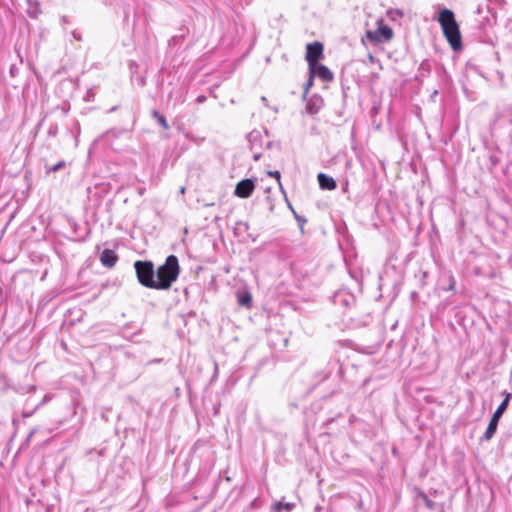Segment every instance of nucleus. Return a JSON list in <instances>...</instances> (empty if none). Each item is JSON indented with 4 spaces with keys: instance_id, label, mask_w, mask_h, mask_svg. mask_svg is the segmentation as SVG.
<instances>
[{
    "instance_id": "nucleus-1",
    "label": "nucleus",
    "mask_w": 512,
    "mask_h": 512,
    "mask_svg": "<svg viewBox=\"0 0 512 512\" xmlns=\"http://www.w3.org/2000/svg\"><path fill=\"white\" fill-rule=\"evenodd\" d=\"M434 8L437 11V16L434 19L439 23L447 42L454 51H461L463 48L462 35L455 13L440 4Z\"/></svg>"
},
{
    "instance_id": "nucleus-2",
    "label": "nucleus",
    "mask_w": 512,
    "mask_h": 512,
    "mask_svg": "<svg viewBox=\"0 0 512 512\" xmlns=\"http://www.w3.org/2000/svg\"><path fill=\"white\" fill-rule=\"evenodd\" d=\"M180 274V265L177 256L169 255L165 262L156 270V281L158 290H168L178 279Z\"/></svg>"
},
{
    "instance_id": "nucleus-3",
    "label": "nucleus",
    "mask_w": 512,
    "mask_h": 512,
    "mask_svg": "<svg viewBox=\"0 0 512 512\" xmlns=\"http://www.w3.org/2000/svg\"><path fill=\"white\" fill-rule=\"evenodd\" d=\"M134 268L138 282L142 286L158 290L156 270L152 261L137 260L134 262Z\"/></svg>"
},
{
    "instance_id": "nucleus-4",
    "label": "nucleus",
    "mask_w": 512,
    "mask_h": 512,
    "mask_svg": "<svg viewBox=\"0 0 512 512\" xmlns=\"http://www.w3.org/2000/svg\"><path fill=\"white\" fill-rule=\"evenodd\" d=\"M511 399H512V393L505 392L504 399L502 400V402L499 404L497 409L492 414L490 421L488 423V426H487L484 434L480 438L481 442H485V441L488 442L494 437V435L497 431L500 419L503 416V414L505 413V411L507 410Z\"/></svg>"
},
{
    "instance_id": "nucleus-5",
    "label": "nucleus",
    "mask_w": 512,
    "mask_h": 512,
    "mask_svg": "<svg viewBox=\"0 0 512 512\" xmlns=\"http://www.w3.org/2000/svg\"><path fill=\"white\" fill-rule=\"evenodd\" d=\"M365 35L371 43L377 44L391 40L393 37V30L390 26L379 21L377 29L367 30Z\"/></svg>"
},
{
    "instance_id": "nucleus-6",
    "label": "nucleus",
    "mask_w": 512,
    "mask_h": 512,
    "mask_svg": "<svg viewBox=\"0 0 512 512\" xmlns=\"http://www.w3.org/2000/svg\"><path fill=\"white\" fill-rule=\"evenodd\" d=\"M333 303L347 310L355 305L356 297L346 288H341L334 293Z\"/></svg>"
},
{
    "instance_id": "nucleus-7",
    "label": "nucleus",
    "mask_w": 512,
    "mask_h": 512,
    "mask_svg": "<svg viewBox=\"0 0 512 512\" xmlns=\"http://www.w3.org/2000/svg\"><path fill=\"white\" fill-rule=\"evenodd\" d=\"M342 374V364L338 359H332L328 362L326 369L319 373V376L321 377L319 381H324L329 378L339 380L342 378Z\"/></svg>"
},
{
    "instance_id": "nucleus-8",
    "label": "nucleus",
    "mask_w": 512,
    "mask_h": 512,
    "mask_svg": "<svg viewBox=\"0 0 512 512\" xmlns=\"http://www.w3.org/2000/svg\"><path fill=\"white\" fill-rule=\"evenodd\" d=\"M324 45L319 41L308 43L306 46L305 60L308 65L318 63L323 58Z\"/></svg>"
},
{
    "instance_id": "nucleus-9",
    "label": "nucleus",
    "mask_w": 512,
    "mask_h": 512,
    "mask_svg": "<svg viewBox=\"0 0 512 512\" xmlns=\"http://www.w3.org/2000/svg\"><path fill=\"white\" fill-rule=\"evenodd\" d=\"M256 188V181L252 178H245L240 180L235 187L234 195L246 199L252 195Z\"/></svg>"
},
{
    "instance_id": "nucleus-10",
    "label": "nucleus",
    "mask_w": 512,
    "mask_h": 512,
    "mask_svg": "<svg viewBox=\"0 0 512 512\" xmlns=\"http://www.w3.org/2000/svg\"><path fill=\"white\" fill-rule=\"evenodd\" d=\"M309 74L312 75V77H317L323 82H330L333 80V73L332 71L324 64H321L320 62L314 63L311 65H308Z\"/></svg>"
},
{
    "instance_id": "nucleus-11",
    "label": "nucleus",
    "mask_w": 512,
    "mask_h": 512,
    "mask_svg": "<svg viewBox=\"0 0 512 512\" xmlns=\"http://www.w3.org/2000/svg\"><path fill=\"white\" fill-rule=\"evenodd\" d=\"M304 100L306 101L305 112L310 116L316 115L324 106V100L318 93L307 96Z\"/></svg>"
},
{
    "instance_id": "nucleus-12",
    "label": "nucleus",
    "mask_w": 512,
    "mask_h": 512,
    "mask_svg": "<svg viewBox=\"0 0 512 512\" xmlns=\"http://www.w3.org/2000/svg\"><path fill=\"white\" fill-rule=\"evenodd\" d=\"M129 133V130L126 128L114 127L107 130L100 136V140L104 141L108 145L112 146L114 139H118L121 136Z\"/></svg>"
},
{
    "instance_id": "nucleus-13",
    "label": "nucleus",
    "mask_w": 512,
    "mask_h": 512,
    "mask_svg": "<svg viewBox=\"0 0 512 512\" xmlns=\"http://www.w3.org/2000/svg\"><path fill=\"white\" fill-rule=\"evenodd\" d=\"M99 259H100L101 264L104 267L112 268V267L115 266V264L118 261V255H117V253L114 250L109 249V248H105L100 253Z\"/></svg>"
},
{
    "instance_id": "nucleus-14",
    "label": "nucleus",
    "mask_w": 512,
    "mask_h": 512,
    "mask_svg": "<svg viewBox=\"0 0 512 512\" xmlns=\"http://www.w3.org/2000/svg\"><path fill=\"white\" fill-rule=\"evenodd\" d=\"M317 179H318L319 187L322 190L332 191V190H335L337 187L336 180L333 177H331L325 173L320 172L317 175Z\"/></svg>"
},
{
    "instance_id": "nucleus-15",
    "label": "nucleus",
    "mask_w": 512,
    "mask_h": 512,
    "mask_svg": "<svg viewBox=\"0 0 512 512\" xmlns=\"http://www.w3.org/2000/svg\"><path fill=\"white\" fill-rule=\"evenodd\" d=\"M70 226H71V228L73 230V234H74V236L72 238H70L71 240L79 241V242L86 240V237L89 232V229L87 228V226L81 227L76 222H70Z\"/></svg>"
},
{
    "instance_id": "nucleus-16",
    "label": "nucleus",
    "mask_w": 512,
    "mask_h": 512,
    "mask_svg": "<svg viewBox=\"0 0 512 512\" xmlns=\"http://www.w3.org/2000/svg\"><path fill=\"white\" fill-rule=\"evenodd\" d=\"M237 303L241 307L250 308L252 306V294L247 289H241L236 292Z\"/></svg>"
},
{
    "instance_id": "nucleus-17",
    "label": "nucleus",
    "mask_w": 512,
    "mask_h": 512,
    "mask_svg": "<svg viewBox=\"0 0 512 512\" xmlns=\"http://www.w3.org/2000/svg\"><path fill=\"white\" fill-rule=\"evenodd\" d=\"M247 138H248L251 150H258L259 148H261L263 146V138H262V134L260 131H258V130L251 131L248 134Z\"/></svg>"
},
{
    "instance_id": "nucleus-18",
    "label": "nucleus",
    "mask_w": 512,
    "mask_h": 512,
    "mask_svg": "<svg viewBox=\"0 0 512 512\" xmlns=\"http://www.w3.org/2000/svg\"><path fill=\"white\" fill-rule=\"evenodd\" d=\"M349 423L353 427V430L360 429L364 432L365 438H371L370 436V430L368 429V424L365 423L363 420L357 418L354 415H351L349 418Z\"/></svg>"
},
{
    "instance_id": "nucleus-19",
    "label": "nucleus",
    "mask_w": 512,
    "mask_h": 512,
    "mask_svg": "<svg viewBox=\"0 0 512 512\" xmlns=\"http://www.w3.org/2000/svg\"><path fill=\"white\" fill-rule=\"evenodd\" d=\"M50 396L49 395H45L42 399V401H40L39 403L35 404L34 406L32 407H29L28 406V402L25 404L24 408H23V411H22V417L23 418H28V417H31L42 405H44L45 403H47L49 400H50Z\"/></svg>"
},
{
    "instance_id": "nucleus-20",
    "label": "nucleus",
    "mask_w": 512,
    "mask_h": 512,
    "mask_svg": "<svg viewBox=\"0 0 512 512\" xmlns=\"http://www.w3.org/2000/svg\"><path fill=\"white\" fill-rule=\"evenodd\" d=\"M27 5V15L32 19L38 18V16L42 13L39 1L27 0Z\"/></svg>"
},
{
    "instance_id": "nucleus-21",
    "label": "nucleus",
    "mask_w": 512,
    "mask_h": 512,
    "mask_svg": "<svg viewBox=\"0 0 512 512\" xmlns=\"http://www.w3.org/2000/svg\"><path fill=\"white\" fill-rule=\"evenodd\" d=\"M498 121L502 125L509 124L511 126L510 136L512 139V105L499 114Z\"/></svg>"
},
{
    "instance_id": "nucleus-22",
    "label": "nucleus",
    "mask_w": 512,
    "mask_h": 512,
    "mask_svg": "<svg viewBox=\"0 0 512 512\" xmlns=\"http://www.w3.org/2000/svg\"><path fill=\"white\" fill-rule=\"evenodd\" d=\"M416 495H417L418 499H421L424 502L425 506L428 509L435 510L437 508L438 505L433 500H431L428 497V495L424 491H422L421 489L416 488Z\"/></svg>"
},
{
    "instance_id": "nucleus-23",
    "label": "nucleus",
    "mask_w": 512,
    "mask_h": 512,
    "mask_svg": "<svg viewBox=\"0 0 512 512\" xmlns=\"http://www.w3.org/2000/svg\"><path fill=\"white\" fill-rule=\"evenodd\" d=\"M294 507L295 504L292 502L277 501L273 505V510L275 512H291Z\"/></svg>"
},
{
    "instance_id": "nucleus-24",
    "label": "nucleus",
    "mask_w": 512,
    "mask_h": 512,
    "mask_svg": "<svg viewBox=\"0 0 512 512\" xmlns=\"http://www.w3.org/2000/svg\"><path fill=\"white\" fill-rule=\"evenodd\" d=\"M285 197V200L287 202V205H288V208L291 210V212L293 213V216L294 218L296 219L297 223H298V226L300 228V230L303 232V229H304V225L307 223V219L304 217V216H301L299 215L293 208V206L291 205V203L289 202L288 198H287V195L285 194L284 195Z\"/></svg>"
},
{
    "instance_id": "nucleus-25",
    "label": "nucleus",
    "mask_w": 512,
    "mask_h": 512,
    "mask_svg": "<svg viewBox=\"0 0 512 512\" xmlns=\"http://www.w3.org/2000/svg\"><path fill=\"white\" fill-rule=\"evenodd\" d=\"M419 75L416 76V79L419 80L420 77H426L431 72V63L428 59L423 60L418 68Z\"/></svg>"
},
{
    "instance_id": "nucleus-26",
    "label": "nucleus",
    "mask_w": 512,
    "mask_h": 512,
    "mask_svg": "<svg viewBox=\"0 0 512 512\" xmlns=\"http://www.w3.org/2000/svg\"><path fill=\"white\" fill-rule=\"evenodd\" d=\"M152 117L157 121V123L165 130L169 129V124L166 117L160 113L158 110H152Z\"/></svg>"
},
{
    "instance_id": "nucleus-27",
    "label": "nucleus",
    "mask_w": 512,
    "mask_h": 512,
    "mask_svg": "<svg viewBox=\"0 0 512 512\" xmlns=\"http://www.w3.org/2000/svg\"><path fill=\"white\" fill-rule=\"evenodd\" d=\"M80 131V123L77 120H73L71 127L68 129V134L75 140V146L78 145V136Z\"/></svg>"
},
{
    "instance_id": "nucleus-28",
    "label": "nucleus",
    "mask_w": 512,
    "mask_h": 512,
    "mask_svg": "<svg viewBox=\"0 0 512 512\" xmlns=\"http://www.w3.org/2000/svg\"><path fill=\"white\" fill-rule=\"evenodd\" d=\"M66 162L64 160H60L58 161L56 164L54 165H48V164H45L44 167H45V173L46 175H49L50 173H55V172H58L62 169H64L66 167Z\"/></svg>"
},
{
    "instance_id": "nucleus-29",
    "label": "nucleus",
    "mask_w": 512,
    "mask_h": 512,
    "mask_svg": "<svg viewBox=\"0 0 512 512\" xmlns=\"http://www.w3.org/2000/svg\"><path fill=\"white\" fill-rule=\"evenodd\" d=\"M387 16L391 21L396 22L404 16V13L401 9H389L387 11Z\"/></svg>"
},
{
    "instance_id": "nucleus-30",
    "label": "nucleus",
    "mask_w": 512,
    "mask_h": 512,
    "mask_svg": "<svg viewBox=\"0 0 512 512\" xmlns=\"http://www.w3.org/2000/svg\"><path fill=\"white\" fill-rule=\"evenodd\" d=\"M445 277L447 279V286H443L442 289L444 291H455L456 280L453 274L449 272Z\"/></svg>"
},
{
    "instance_id": "nucleus-31",
    "label": "nucleus",
    "mask_w": 512,
    "mask_h": 512,
    "mask_svg": "<svg viewBox=\"0 0 512 512\" xmlns=\"http://www.w3.org/2000/svg\"><path fill=\"white\" fill-rule=\"evenodd\" d=\"M184 39H185V34L174 35L168 41V45H169V47L180 45L184 41Z\"/></svg>"
},
{
    "instance_id": "nucleus-32",
    "label": "nucleus",
    "mask_w": 512,
    "mask_h": 512,
    "mask_svg": "<svg viewBox=\"0 0 512 512\" xmlns=\"http://www.w3.org/2000/svg\"><path fill=\"white\" fill-rule=\"evenodd\" d=\"M267 175L269 177L275 178L277 180L281 192L285 195L286 192H285V190H284V188L282 186V183H281V173L278 170H274V171H268Z\"/></svg>"
},
{
    "instance_id": "nucleus-33",
    "label": "nucleus",
    "mask_w": 512,
    "mask_h": 512,
    "mask_svg": "<svg viewBox=\"0 0 512 512\" xmlns=\"http://www.w3.org/2000/svg\"><path fill=\"white\" fill-rule=\"evenodd\" d=\"M313 83H314V77H312V75L309 74V78L304 85L303 99H306L310 88L313 86Z\"/></svg>"
},
{
    "instance_id": "nucleus-34",
    "label": "nucleus",
    "mask_w": 512,
    "mask_h": 512,
    "mask_svg": "<svg viewBox=\"0 0 512 512\" xmlns=\"http://www.w3.org/2000/svg\"><path fill=\"white\" fill-rule=\"evenodd\" d=\"M489 162H490L489 169L493 170L500 163V158L496 154H491L489 156Z\"/></svg>"
},
{
    "instance_id": "nucleus-35",
    "label": "nucleus",
    "mask_w": 512,
    "mask_h": 512,
    "mask_svg": "<svg viewBox=\"0 0 512 512\" xmlns=\"http://www.w3.org/2000/svg\"><path fill=\"white\" fill-rule=\"evenodd\" d=\"M58 131H59L58 125L56 123H52V124H50L49 129H48V136L56 137L58 134Z\"/></svg>"
},
{
    "instance_id": "nucleus-36",
    "label": "nucleus",
    "mask_w": 512,
    "mask_h": 512,
    "mask_svg": "<svg viewBox=\"0 0 512 512\" xmlns=\"http://www.w3.org/2000/svg\"><path fill=\"white\" fill-rule=\"evenodd\" d=\"M265 147L267 149L276 148L277 151L281 150V143L280 142H274V141H267L265 144Z\"/></svg>"
},
{
    "instance_id": "nucleus-37",
    "label": "nucleus",
    "mask_w": 512,
    "mask_h": 512,
    "mask_svg": "<svg viewBox=\"0 0 512 512\" xmlns=\"http://www.w3.org/2000/svg\"><path fill=\"white\" fill-rule=\"evenodd\" d=\"M9 73L12 77H16L19 73V68L17 67V65L12 64L10 66Z\"/></svg>"
},
{
    "instance_id": "nucleus-38",
    "label": "nucleus",
    "mask_w": 512,
    "mask_h": 512,
    "mask_svg": "<svg viewBox=\"0 0 512 512\" xmlns=\"http://www.w3.org/2000/svg\"><path fill=\"white\" fill-rule=\"evenodd\" d=\"M43 122H44V118L42 120H40L37 125L35 126L34 128V131H33V136L36 137L39 130L41 129L42 125H43Z\"/></svg>"
},
{
    "instance_id": "nucleus-39",
    "label": "nucleus",
    "mask_w": 512,
    "mask_h": 512,
    "mask_svg": "<svg viewBox=\"0 0 512 512\" xmlns=\"http://www.w3.org/2000/svg\"><path fill=\"white\" fill-rule=\"evenodd\" d=\"M252 151H253V160L259 161L262 156L261 152L258 150H252Z\"/></svg>"
},
{
    "instance_id": "nucleus-40",
    "label": "nucleus",
    "mask_w": 512,
    "mask_h": 512,
    "mask_svg": "<svg viewBox=\"0 0 512 512\" xmlns=\"http://www.w3.org/2000/svg\"><path fill=\"white\" fill-rule=\"evenodd\" d=\"M206 100H207V97H206L205 95H203V94L198 95V96H197V98H196V102H197L198 104H202V103H204Z\"/></svg>"
},
{
    "instance_id": "nucleus-41",
    "label": "nucleus",
    "mask_w": 512,
    "mask_h": 512,
    "mask_svg": "<svg viewBox=\"0 0 512 512\" xmlns=\"http://www.w3.org/2000/svg\"><path fill=\"white\" fill-rule=\"evenodd\" d=\"M129 327H130V326H129V324H126L125 326H123V327L121 328V334H122V336H124V337H127V336H128V328H129Z\"/></svg>"
},
{
    "instance_id": "nucleus-42",
    "label": "nucleus",
    "mask_w": 512,
    "mask_h": 512,
    "mask_svg": "<svg viewBox=\"0 0 512 512\" xmlns=\"http://www.w3.org/2000/svg\"><path fill=\"white\" fill-rule=\"evenodd\" d=\"M237 225L244 229V231H247L249 229V224L247 222L240 221L237 223Z\"/></svg>"
},
{
    "instance_id": "nucleus-43",
    "label": "nucleus",
    "mask_w": 512,
    "mask_h": 512,
    "mask_svg": "<svg viewBox=\"0 0 512 512\" xmlns=\"http://www.w3.org/2000/svg\"><path fill=\"white\" fill-rule=\"evenodd\" d=\"M179 32H180L179 34H185V37H186L187 34L189 33V29L183 25L179 28Z\"/></svg>"
},
{
    "instance_id": "nucleus-44",
    "label": "nucleus",
    "mask_w": 512,
    "mask_h": 512,
    "mask_svg": "<svg viewBox=\"0 0 512 512\" xmlns=\"http://www.w3.org/2000/svg\"><path fill=\"white\" fill-rule=\"evenodd\" d=\"M217 374H218V365L217 363L214 364V375L213 377L211 378V382L214 381V379L217 377Z\"/></svg>"
},
{
    "instance_id": "nucleus-45",
    "label": "nucleus",
    "mask_w": 512,
    "mask_h": 512,
    "mask_svg": "<svg viewBox=\"0 0 512 512\" xmlns=\"http://www.w3.org/2000/svg\"><path fill=\"white\" fill-rule=\"evenodd\" d=\"M118 108H119V106H118V105H115V106L111 107L110 109H108V110H107V113H113V112L117 111V110H118Z\"/></svg>"
},
{
    "instance_id": "nucleus-46",
    "label": "nucleus",
    "mask_w": 512,
    "mask_h": 512,
    "mask_svg": "<svg viewBox=\"0 0 512 512\" xmlns=\"http://www.w3.org/2000/svg\"><path fill=\"white\" fill-rule=\"evenodd\" d=\"M93 97V94L91 93V91L89 90L85 96V100L87 101H90Z\"/></svg>"
},
{
    "instance_id": "nucleus-47",
    "label": "nucleus",
    "mask_w": 512,
    "mask_h": 512,
    "mask_svg": "<svg viewBox=\"0 0 512 512\" xmlns=\"http://www.w3.org/2000/svg\"><path fill=\"white\" fill-rule=\"evenodd\" d=\"M261 102H262L265 106H268V99H267L265 96H262V97H261Z\"/></svg>"
},
{
    "instance_id": "nucleus-48",
    "label": "nucleus",
    "mask_w": 512,
    "mask_h": 512,
    "mask_svg": "<svg viewBox=\"0 0 512 512\" xmlns=\"http://www.w3.org/2000/svg\"><path fill=\"white\" fill-rule=\"evenodd\" d=\"M335 420V417L328 418L325 422V425L328 426L330 423H332Z\"/></svg>"
},
{
    "instance_id": "nucleus-49",
    "label": "nucleus",
    "mask_w": 512,
    "mask_h": 512,
    "mask_svg": "<svg viewBox=\"0 0 512 512\" xmlns=\"http://www.w3.org/2000/svg\"><path fill=\"white\" fill-rule=\"evenodd\" d=\"M73 37L77 40H81V36L77 34L75 31L73 32Z\"/></svg>"
},
{
    "instance_id": "nucleus-50",
    "label": "nucleus",
    "mask_w": 512,
    "mask_h": 512,
    "mask_svg": "<svg viewBox=\"0 0 512 512\" xmlns=\"http://www.w3.org/2000/svg\"><path fill=\"white\" fill-rule=\"evenodd\" d=\"M209 91H210L211 96L216 97V95L214 93V87L210 88Z\"/></svg>"
},
{
    "instance_id": "nucleus-51",
    "label": "nucleus",
    "mask_w": 512,
    "mask_h": 512,
    "mask_svg": "<svg viewBox=\"0 0 512 512\" xmlns=\"http://www.w3.org/2000/svg\"><path fill=\"white\" fill-rule=\"evenodd\" d=\"M176 101H177L178 103H183V102L185 101V99H184L183 97H181V96H180L179 98H177V99H176Z\"/></svg>"
},
{
    "instance_id": "nucleus-52",
    "label": "nucleus",
    "mask_w": 512,
    "mask_h": 512,
    "mask_svg": "<svg viewBox=\"0 0 512 512\" xmlns=\"http://www.w3.org/2000/svg\"><path fill=\"white\" fill-rule=\"evenodd\" d=\"M33 434H34V430H32V431L29 433V435H28V437H27V440H29V439L32 437V435H33Z\"/></svg>"
},
{
    "instance_id": "nucleus-53",
    "label": "nucleus",
    "mask_w": 512,
    "mask_h": 512,
    "mask_svg": "<svg viewBox=\"0 0 512 512\" xmlns=\"http://www.w3.org/2000/svg\"><path fill=\"white\" fill-rule=\"evenodd\" d=\"M485 20L487 21V24H488V25H492V24H491V21H490V19H489L488 17H485Z\"/></svg>"
},
{
    "instance_id": "nucleus-54",
    "label": "nucleus",
    "mask_w": 512,
    "mask_h": 512,
    "mask_svg": "<svg viewBox=\"0 0 512 512\" xmlns=\"http://www.w3.org/2000/svg\"><path fill=\"white\" fill-rule=\"evenodd\" d=\"M482 10H483L482 7L479 6L477 9V13H479V14L482 13Z\"/></svg>"
},
{
    "instance_id": "nucleus-55",
    "label": "nucleus",
    "mask_w": 512,
    "mask_h": 512,
    "mask_svg": "<svg viewBox=\"0 0 512 512\" xmlns=\"http://www.w3.org/2000/svg\"><path fill=\"white\" fill-rule=\"evenodd\" d=\"M279 257H280L281 259H286V257H285L282 253L279 255Z\"/></svg>"
},
{
    "instance_id": "nucleus-56",
    "label": "nucleus",
    "mask_w": 512,
    "mask_h": 512,
    "mask_svg": "<svg viewBox=\"0 0 512 512\" xmlns=\"http://www.w3.org/2000/svg\"><path fill=\"white\" fill-rule=\"evenodd\" d=\"M250 506L255 507V500L251 502Z\"/></svg>"
},
{
    "instance_id": "nucleus-57",
    "label": "nucleus",
    "mask_w": 512,
    "mask_h": 512,
    "mask_svg": "<svg viewBox=\"0 0 512 512\" xmlns=\"http://www.w3.org/2000/svg\"><path fill=\"white\" fill-rule=\"evenodd\" d=\"M315 510H316V511H320V510H321V507H320V506H316Z\"/></svg>"
},
{
    "instance_id": "nucleus-58",
    "label": "nucleus",
    "mask_w": 512,
    "mask_h": 512,
    "mask_svg": "<svg viewBox=\"0 0 512 512\" xmlns=\"http://www.w3.org/2000/svg\"><path fill=\"white\" fill-rule=\"evenodd\" d=\"M392 452H393V454H396L397 450L395 448H393Z\"/></svg>"
},
{
    "instance_id": "nucleus-59",
    "label": "nucleus",
    "mask_w": 512,
    "mask_h": 512,
    "mask_svg": "<svg viewBox=\"0 0 512 512\" xmlns=\"http://www.w3.org/2000/svg\"><path fill=\"white\" fill-rule=\"evenodd\" d=\"M180 191H181V193H184L185 188H184V187H182Z\"/></svg>"
},
{
    "instance_id": "nucleus-60",
    "label": "nucleus",
    "mask_w": 512,
    "mask_h": 512,
    "mask_svg": "<svg viewBox=\"0 0 512 512\" xmlns=\"http://www.w3.org/2000/svg\"><path fill=\"white\" fill-rule=\"evenodd\" d=\"M139 331L133 332L131 335H137Z\"/></svg>"
},
{
    "instance_id": "nucleus-61",
    "label": "nucleus",
    "mask_w": 512,
    "mask_h": 512,
    "mask_svg": "<svg viewBox=\"0 0 512 512\" xmlns=\"http://www.w3.org/2000/svg\"><path fill=\"white\" fill-rule=\"evenodd\" d=\"M440 512H444V510H443V507H442V506L440 507Z\"/></svg>"
}]
</instances>
